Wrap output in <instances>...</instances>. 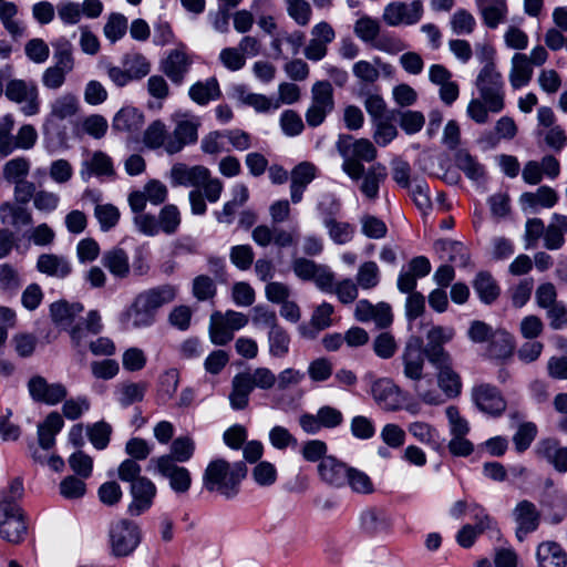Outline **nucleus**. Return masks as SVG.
<instances>
[{
    "label": "nucleus",
    "instance_id": "f257e3e1",
    "mask_svg": "<svg viewBox=\"0 0 567 567\" xmlns=\"http://www.w3.org/2000/svg\"><path fill=\"white\" fill-rule=\"evenodd\" d=\"M176 295L177 288L172 285H163L137 295L120 313L118 321L122 328L134 330L151 327L155 322L156 311L172 302Z\"/></svg>",
    "mask_w": 567,
    "mask_h": 567
},
{
    "label": "nucleus",
    "instance_id": "f03ea898",
    "mask_svg": "<svg viewBox=\"0 0 567 567\" xmlns=\"http://www.w3.org/2000/svg\"><path fill=\"white\" fill-rule=\"evenodd\" d=\"M401 361L403 375L412 382L417 398L429 405L443 404L445 400L435 388L433 377L424 372L425 357L420 339H411L406 342L401 354Z\"/></svg>",
    "mask_w": 567,
    "mask_h": 567
},
{
    "label": "nucleus",
    "instance_id": "7ed1b4c3",
    "mask_svg": "<svg viewBox=\"0 0 567 567\" xmlns=\"http://www.w3.org/2000/svg\"><path fill=\"white\" fill-rule=\"evenodd\" d=\"M247 474L244 462L230 464L224 458L210 461L203 474V487L212 493H218L226 498H234L239 492V485Z\"/></svg>",
    "mask_w": 567,
    "mask_h": 567
},
{
    "label": "nucleus",
    "instance_id": "20e7f679",
    "mask_svg": "<svg viewBox=\"0 0 567 567\" xmlns=\"http://www.w3.org/2000/svg\"><path fill=\"white\" fill-rule=\"evenodd\" d=\"M276 374L266 367H257L236 373L231 379L228 394L229 405L235 411L249 405L250 394L255 389L268 391L276 385Z\"/></svg>",
    "mask_w": 567,
    "mask_h": 567
},
{
    "label": "nucleus",
    "instance_id": "39448f33",
    "mask_svg": "<svg viewBox=\"0 0 567 567\" xmlns=\"http://www.w3.org/2000/svg\"><path fill=\"white\" fill-rule=\"evenodd\" d=\"M336 146L343 159L341 168L352 181H359L363 175L364 162L371 163L378 156L374 144L368 138L340 135Z\"/></svg>",
    "mask_w": 567,
    "mask_h": 567
},
{
    "label": "nucleus",
    "instance_id": "423d86ee",
    "mask_svg": "<svg viewBox=\"0 0 567 567\" xmlns=\"http://www.w3.org/2000/svg\"><path fill=\"white\" fill-rule=\"evenodd\" d=\"M478 91V100L486 103L491 113L498 114L505 109L504 80L499 71H493L491 66L481 70L475 81Z\"/></svg>",
    "mask_w": 567,
    "mask_h": 567
},
{
    "label": "nucleus",
    "instance_id": "0eeeda50",
    "mask_svg": "<svg viewBox=\"0 0 567 567\" xmlns=\"http://www.w3.org/2000/svg\"><path fill=\"white\" fill-rule=\"evenodd\" d=\"M6 97L21 105V112L25 116H33L40 112L39 89L34 81L11 79L4 89Z\"/></svg>",
    "mask_w": 567,
    "mask_h": 567
},
{
    "label": "nucleus",
    "instance_id": "6e6552de",
    "mask_svg": "<svg viewBox=\"0 0 567 567\" xmlns=\"http://www.w3.org/2000/svg\"><path fill=\"white\" fill-rule=\"evenodd\" d=\"M109 536L112 554L116 557L131 555L141 543L138 525L128 519L113 523Z\"/></svg>",
    "mask_w": 567,
    "mask_h": 567
},
{
    "label": "nucleus",
    "instance_id": "1a4fd4ad",
    "mask_svg": "<svg viewBox=\"0 0 567 567\" xmlns=\"http://www.w3.org/2000/svg\"><path fill=\"white\" fill-rule=\"evenodd\" d=\"M333 109V90L330 82H316L311 87V103L305 114L307 124L310 127L321 125Z\"/></svg>",
    "mask_w": 567,
    "mask_h": 567
},
{
    "label": "nucleus",
    "instance_id": "9d476101",
    "mask_svg": "<svg viewBox=\"0 0 567 567\" xmlns=\"http://www.w3.org/2000/svg\"><path fill=\"white\" fill-rule=\"evenodd\" d=\"M27 534V525L19 505L8 501L7 495L0 501V536L13 544L20 543Z\"/></svg>",
    "mask_w": 567,
    "mask_h": 567
},
{
    "label": "nucleus",
    "instance_id": "9b49d317",
    "mask_svg": "<svg viewBox=\"0 0 567 567\" xmlns=\"http://www.w3.org/2000/svg\"><path fill=\"white\" fill-rule=\"evenodd\" d=\"M370 382V393L374 402L384 411L393 412L402 408V390L389 378L375 379L372 373L364 377Z\"/></svg>",
    "mask_w": 567,
    "mask_h": 567
},
{
    "label": "nucleus",
    "instance_id": "f8f14e48",
    "mask_svg": "<svg viewBox=\"0 0 567 567\" xmlns=\"http://www.w3.org/2000/svg\"><path fill=\"white\" fill-rule=\"evenodd\" d=\"M150 465L154 466L156 473L168 480L169 487L176 494H186L192 486L190 472L183 466L177 465L171 457L158 456L150 461Z\"/></svg>",
    "mask_w": 567,
    "mask_h": 567
},
{
    "label": "nucleus",
    "instance_id": "ddd939ff",
    "mask_svg": "<svg viewBox=\"0 0 567 567\" xmlns=\"http://www.w3.org/2000/svg\"><path fill=\"white\" fill-rule=\"evenodd\" d=\"M423 12V3L420 0L410 3L393 1L384 7L382 20L389 27L413 25L422 19Z\"/></svg>",
    "mask_w": 567,
    "mask_h": 567
},
{
    "label": "nucleus",
    "instance_id": "4468645a",
    "mask_svg": "<svg viewBox=\"0 0 567 567\" xmlns=\"http://www.w3.org/2000/svg\"><path fill=\"white\" fill-rule=\"evenodd\" d=\"M472 400L476 408L493 417L501 416L507 406L501 391L492 384L481 383L472 389Z\"/></svg>",
    "mask_w": 567,
    "mask_h": 567
},
{
    "label": "nucleus",
    "instance_id": "2eb2a0df",
    "mask_svg": "<svg viewBox=\"0 0 567 567\" xmlns=\"http://www.w3.org/2000/svg\"><path fill=\"white\" fill-rule=\"evenodd\" d=\"M29 395L37 403L56 405L68 395V389L63 383H49L41 375L32 377L27 384Z\"/></svg>",
    "mask_w": 567,
    "mask_h": 567
},
{
    "label": "nucleus",
    "instance_id": "dca6fc26",
    "mask_svg": "<svg viewBox=\"0 0 567 567\" xmlns=\"http://www.w3.org/2000/svg\"><path fill=\"white\" fill-rule=\"evenodd\" d=\"M157 494L156 485L148 477H141L130 486L131 503L127 506V514L140 516L146 513L154 503Z\"/></svg>",
    "mask_w": 567,
    "mask_h": 567
},
{
    "label": "nucleus",
    "instance_id": "f3484780",
    "mask_svg": "<svg viewBox=\"0 0 567 567\" xmlns=\"http://www.w3.org/2000/svg\"><path fill=\"white\" fill-rule=\"evenodd\" d=\"M516 524L515 536L524 542L526 536L537 530L540 524V512L530 501L523 499L516 504L512 513Z\"/></svg>",
    "mask_w": 567,
    "mask_h": 567
},
{
    "label": "nucleus",
    "instance_id": "a211bd4d",
    "mask_svg": "<svg viewBox=\"0 0 567 567\" xmlns=\"http://www.w3.org/2000/svg\"><path fill=\"white\" fill-rule=\"evenodd\" d=\"M200 122L197 117H182L177 120L174 131L169 133L166 153L176 154L186 145L194 144L198 138Z\"/></svg>",
    "mask_w": 567,
    "mask_h": 567
},
{
    "label": "nucleus",
    "instance_id": "6ab92c4d",
    "mask_svg": "<svg viewBox=\"0 0 567 567\" xmlns=\"http://www.w3.org/2000/svg\"><path fill=\"white\" fill-rule=\"evenodd\" d=\"M209 177V169L203 165L187 166L176 163L171 168L169 178L173 186L198 187Z\"/></svg>",
    "mask_w": 567,
    "mask_h": 567
},
{
    "label": "nucleus",
    "instance_id": "aec40b11",
    "mask_svg": "<svg viewBox=\"0 0 567 567\" xmlns=\"http://www.w3.org/2000/svg\"><path fill=\"white\" fill-rule=\"evenodd\" d=\"M317 167L310 162H301L290 173V198L298 204L303 198L308 185L317 177Z\"/></svg>",
    "mask_w": 567,
    "mask_h": 567
},
{
    "label": "nucleus",
    "instance_id": "412c9836",
    "mask_svg": "<svg viewBox=\"0 0 567 567\" xmlns=\"http://www.w3.org/2000/svg\"><path fill=\"white\" fill-rule=\"evenodd\" d=\"M190 66V60L183 49L172 50L161 62V71L174 83L182 84Z\"/></svg>",
    "mask_w": 567,
    "mask_h": 567
},
{
    "label": "nucleus",
    "instance_id": "4be33fe9",
    "mask_svg": "<svg viewBox=\"0 0 567 567\" xmlns=\"http://www.w3.org/2000/svg\"><path fill=\"white\" fill-rule=\"evenodd\" d=\"M518 133V127L511 116L499 117L493 131L484 132L478 142L488 148L496 147L502 140L512 141Z\"/></svg>",
    "mask_w": 567,
    "mask_h": 567
},
{
    "label": "nucleus",
    "instance_id": "5701e85b",
    "mask_svg": "<svg viewBox=\"0 0 567 567\" xmlns=\"http://www.w3.org/2000/svg\"><path fill=\"white\" fill-rule=\"evenodd\" d=\"M349 466L334 456H326L318 464L320 480L332 487L340 488L346 485Z\"/></svg>",
    "mask_w": 567,
    "mask_h": 567
},
{
    "label": "nucleus",
    "instance_id": "b1692460",
    "mask_svg": "<svg viewBox=\"0 0 567 567\" xmlns=\"http://www.w3.org/2000/svg\"><path fill=\"white\" fill-rule=\"evenodd\" d=\"M475 4L484 24L489 29H496L507 19L506 0H475Z\"/></svg>",
    "mask_w": 567,
    "mask_h": 567
},
{
    "label": "nucleus",
    "instance_id": "393cba45",
    "mask_svg": "<svg viewBox=\"0 0 567 567\" xmlns=\"http://www.w3.org/2000/svg\"><path fill=\"white\" fill-rule=\"evenodd\" d=\"M84 307L80 302L60 300L50 306V315L54 324L61 329L70 330L75 319L83 312Z\"/></svg>",
    "mask_w": 567,
    "mask_h": 567
},
{
    "label": "nucleus",
    "instance_id": "a878e982",
    "mask_svg": "<svg viewBox=\"0 0 567 567\" xmlns=\"http://www.w3.org/2000/svg\"><path fill=\"white\" fill-rule=\"evenodd\" d=\"M80 175L83 181H89L92 176H113L114 167L112 158L102 151L94 152L81 165Z\"/></svg>",
    "mask_w": 567,
    "mask_h": 567
},
{
    "label": "nucleus",
    "instance_id": "bb28decb",
    "mask_svg": "<svg viewBox=\"0 0 567 567\" xmlns=\"http://www.w3.org/2000/svg\"><path fill=\"white\" fill-rule=\"evenodd\" d=\"M37 269L49 277L64 279L72 272V265L62 255L41 254L37 260Z\"/></svg>",
    "mask_w": 567,
    "mask_h": 567
},
{
    "label": "nucleus",
    "instance_id": "cd10ccee",
    "mask_svg": "<svg viewBox=\"0 0 567 567\" xmlns=\"http://www.w3.org/2000/svg\"><path fill=\"white\" fill-rule=\"evenodd\" d=\"M534 74L533 65L527 60V54L515 53L511 60L508 81L513 90H519L529 84Z\"/></svg>",
    "mask_w": 567,
    "mask_h": 567
},
{
    "label": "nucleus",
    "instance_id": "c85d7f7f",
    "mask_svg": "<svg viewBox=\"0 0 567 567\" xmlns=\"http://www.w3.org/2000/svg\"><path fill=\"white\" fill-rule=\"evenodd\" d=\"M101 261L115 278L124 279L128 277L131 271L130 256L123 248L113 247L110 250H106L103 254Z\"/></svg>",
    "mask_w": 567,
    "mask_h": 567
},
{
    "label": "nucleus",
    "instance_id": "c756f323",
    "mask_svg": "<svg viewBox=\"0 0 567 567\" xmlns=\"http://www.w3.org/2000/svg\"><path fill=\"white\" fill-rule=\"evenodd\" d=\"M386 175V168L381 163L373 164L368 169L364 168L360 192L369 200H375L379 197L380 185L385 181Z\"/></svg>",
    "mask_w": 567,
    "mask_h": 567
},
{
    "label": "nucleus",
    "instance_id": "7c9ffc66",
    "mask_svg": "<svg viewBox=\"0 0 567 567\" xmlns=\"http://www.w3.org/2000/svg\"><path fill=\"white\" fill-rule=\"evenodd\" d=\"M144 115L136 107L124 106L113 117L112 128L116 132L135 133L142 128Z\"/></svg>",
    "mask_w": 567,
    "mask_h": 567
},
{
    "label": "nucleus",
    "instance_id": "2f4dec72",
    "mask_svg": "<svg viewBox=\"0 0 567 567\" xmlns=\"http://www.w3.org/2000/svg\"><path fill=\"white\" fill-rule=\"evenodd\" d=\"M567 234V216L554 214L551 221L544 233V247L549 250H558L565 244V235Z\"/></svg>",
    "mask_w": 567,
    "mask_h": 567
},
{
    "label": "nucleus",
    "instance_id": "473e14b6",
    "mask_svg": "<svg viewBox=\"0 0 567 567\" xmlns=\"http://www.w3.org/2000/svg\"><path fill=\"white\" fill-rule=\"evenodd\" d=\"M233 96L244 105L252 107L256 112L265 113L270 110H278V103L264 94L251 93L244 85H236Z\"/></svg>",
    "mask_w": 567,
    "mask_h": 567
},
{
    "label": "nucleus",
    "instance_id": "72a5a7b5",
    "mask_svg": "<svg viewBox=\"0 0 567 567\" xmlns=\"http://www.w3.org/2000/svg\"><path fill=\"white\" fill-rule=\"evenodd\" d=\"M437 385L447 399H455L462 392V380L453 369V362L436 367Z\"/></svg>",
    "mask_w": 567,
    "mask_h": 567
},
{
    "label": "nucleus",
    "instance_id": "f704fd0d",
    "mask_svg": "<svg viewBox=\"0 0 567 567\" xmlns=\"http://www.w3.org/2000/svg\"><path fill=\"white\" fill-rule=\"evenodd\" d=\"M536 557L539 567H565L567 555L561 546L555 542H543L538 545Z\"/></svg>",
    "mask_w": 567,
    "mask_h": 567
},
{
    "label": "nucleus",
    "instance_id": "c9c22d12",
    "mask_svg": "<svg viewBox=\"0 0 567 567\" xmlns=\"http://www.w3.org/2000/svg\"><path fill=\"white\" fill-rule=\"evenodd\" d=\"M64 421L58 412H50L45 420L38 425V442L43 450L54 446L55 435L62 430Z\"/></svg>",
    "mask_w": 567,
    "mask_h": 567
},
{
    "label": "nucleus",
    "instance_id": "e433bc0d",
    "mask_svg": "<svg viewBox=\"0 0 567 567\" xmlns=\"http://www.w3.org/2000/svg\"><path fill=\"white\" fill-rule=\"evenodd\" d=\"M408 431L416 441L432 450L440 451L442 449L443 440L433 425L423 421H415L409 424Z\"/></svg>",
    "mask_w": 567,
    "mask_h": 567
},
{
    "label": "nucleus",
    "instance_id": "4c0bfd02",
    "mask_svg": "<svg viewBox=\"0 0 567 567\" xmlns=\"http://www.w3.org/2000/svg\"><path fill=\"white\" fill-rule=\"evenodd\" d=\"M193 102L198 105H206L210 101L219 99L221 91L216 78H209L205 81L194 83L188 91Z\"/></svg>",
    "mask_w": 567,
    "mask_h": 567
},
{
    "label": "nucleus",
    "instance_id": "58836bf2",
    "mask_svg": "<svg viewBox=\"0 0 567 567\" xmlns=\"http://www.w3.org/2000/svg\"><path fill=\"white\" fill-rule=\"evenodd\" d=\"M147 384L145 382L124 381L116 385L115 398L122 408H127L144 399Z\"/></svg>",
    "mask_w": 567,
    "mask_h": 567
},
{
    "label": "nucleus",
    "instance_id": "ea45409f",
    "mask_svg": "<svg viewBox=\"0 0 567 567\" xmlns=\"http://www.w3.org/2000/svg\"><path fill=\"white\" fill-rule=\"evenodd\" d=\"M0 220L11 226H29L33 223L31 213L23 206L10 202L0 204Z\"/></svg>",
    "mask_w": 567,
    "mask_h": 567
},
{
    "label": "nucleus",
    "instance_id": "a19ab883",
    "mask_svg": "<svg viewBox=\"0 0 567 567\" xmlns=\"http://www.w3.org/2000/svg\"><path fill=\"white\" fill-rule=\"evenodd\" d=\"M80 107L78 97L72 93H64L58 96L50 106V116L63 121L74 116Z\"/></svg>",
    "mask_w": 567,
    "mask_h": 567
},
{
    "label": "nucleus",
    "instance_id": "79ce46f5",
    "mask_svg": "<svg viewBox=\"0 0 567 567\" xmlns=\"http://www.w3.org/2000/svg\"><path fill=\"white\" fill-rule=\"evenodd\" d=\"M473 288L482 302L489 305L499 296V288L489 272L481 271L476 275Z\"/></svg>",
    "mask_w": 567,
    "mask_h": 567
},
{
    "label": "nucleus",
    "instance_id": "37998d69",
    "mask_svg": "<svg viewBox=\"0 0 567 567\" xmlns=\"http://www.w3.org/2000/svg\"><path fill=\"white\" fill-rule=\"evenodd\" d=\"M557 200V193L549 186H540L535 193L527 192L520 196L522 205H527L530 208L537 206L550 208L556 205Z\"/></svg>",
    "mask_w": 567,
    "mask_h": 567
},
{
    "label": "nucleus",
    "instance_id": "c03bdc74",
    "mask_svg": "<svg viewBox=\"0 0 567 567\" xmlns=\"http://www.w3.org/2000/svg\"><path fill=\"white\" fill-rule=\"evenodd\" d=\"M471 517L474 520L472 524L481 533H491L492 536L501 537V530L497 522L492 517L487 511L480 504L473 503L470 505Z\"/></svg>",
    "mask_w": 567,
    "mask_h": 567
},
{
    "label": "nucleus",
    "instance_id": "a18cd8bd",
    "mask_svg": "<svg viewBox=\"0 0 567 567\" xmlns=\"http://www.w3.org/2000/svg\"><path fill=\"white\" fill-rule=\"evenodd\" d=\"M31 162L28 157L18 156L8 161L2 168L6 182L13 184L27 179L30 173Z\"/></svg>",
    "mask_w": 567,
    "mask_h": 567
},
{
    "label": "nucleus",
    "instance_id": "49530a36",
    "mask_svg": "<svg viewBox=\"0 0 567 567\" xmlns=\"http://www.w3.org/2000/svg\"><path fill=\"white\" fill-rule=\"evenodd\" d=\"M355 282L362 290H372L381 281V271L375 261L369 260L362 262L357 271Z\"/></svg>",
    "mask_w": 567,
    "mask_h": 567
},
{
    "label": "nucleus",
    "instance_id": "de8ad7c7",
    "mask_svg": "<svg viewBox=\"0 0 567 567\" xmlns=\"http://www.w3.org/2000/svg\"><path fill=\"white\" fill-rule=\"evenodd\" d=\"M269 354L272 358H285L290 349V336L281 327H275L268 331Z\"/></svg>",
    "mask_w": 567,
    "mask_h": 567
},
{
    "label": "nucleus",
    "instance_id": "09e8293b",
    "mask_svg": "<svg viewBox=\"0 0 567 567\" xmlns=\"http://www.w3.org/2000/svg\"><path fill=\"white\" fill-rule=\"evenodd\" d=\"M323 225L330 239L337 245H346L354 235V227L347 221H338L333 217H324Z\"/></svg>",
    "mask_w": 567,
    "mask_h": 567
},
{
    "label": "nucleus",
    "instance_id": "8fccbe9b",
    "mask_svg": "<svg viewBox=\"0 0 567 567\" xmlns=\"http://www.w3.org/2000/svg\"><path fill=\"white\" fill-rule=\"evenodd\" d=\"M542 453L546 461L559 473L567 472V447H561L557 442L547 440L542 444Z\"/></svg>",
    "mask_w": 567,
    "mask_h": 567
},
{
    "label": "nucleus",
    "instance_id": "3c124183",
    "mask_svg": "<svg viewBox=\"0 0 567 567\" xmlns=\"http://www.w3.org/2000/svg\"><path fill=\"white\" fill-rule=\"evenodd\" d=\"M225 322L220 312H215L210 317L209 338L216 346H225L234 338V331Z\"/></svg>",
    "mask_w": 567,
    "mask_h": 567
},
{
    "label": "nucleus",
    "instance_id": "603ef678",
    "mask_svg": "<svg viewBox=\"0 0 567 567\" xmlns=\"http://www.w3.org/2000/svg\"><path fill=\"white\" fill-rule=\"evenodd\" d=\"M456 166L472 181H481L485 176L484 166L466 151H460L455 156Z\"/></svg>",
    "mask_w": 567,
    "mask_h": 567
},
{
    "label": "nucleus",
    "instance_id": "864d4df0",
    "mask_svg": "<svg viewBox=\"0 0 567 567\" xmlns=\"http://www.w3.org/2000/svg\"><path fill=\"white\" fill-rule=\"evenodd\" d=\"M122 64L132 76V81H138L151 72V62L141 53L125 54Z\"/></svg>",
    "mask_w": 567,
    "mask_h": 567
},
{
    "label": "nucleus",
    "instance_id": "5fc2aeb1",
    "mask_svg": "<svg viewBox=\"0 0 567 567\" xmlns=\"http://www.w3.org/2000/svg\"><path fill=\"white\" fill-rule=\"evenodd\" d=\"M169 135L163 122L154 121L145 130L143 142L148 148L164 147L166 151Z\"/></svg>",
    "mask_w": 567,
    "mask_h": 567
},
{
    "label": "nucleus",
    "instance_id": "6e6d98bb",
    "mask_svg": "<svg viewBox=\"0 0 567 567\" xmlns=\"http://www.w3.org/2000/svg\"><path fill=\"white\" fill-rule=\"evenodd\" d=\"M18 14V7L14 2H2L0 3V20L4 29L13 38L21 37L23 34V27L19 20L16 19Z\"/></svg>",
    "mask_w": 567,
    "mask_h": 567
},
{
    "label": "nucleus",
    "instance_id": "4d7b16f0",
    "mask_svg": "<svg viewBox=\"0 0 567 567\" xmlns=\"http://www.w3.org/2000/svg\"><path fill=\"white\" fill-rule=\"evenodd\" d=\"M435 249L447 255V260L458 266L465 267L468 264V251L458 241L453 240H437Z\"/></svg>",
    "mask_w": 567,
    "mask_h": 567
},
{
    "label": "nucleus",
    "instance_id": "13d9d810",
    "mask_svg": "<svg viewBox=\"0 0 567 567\" xmlns=\"http://www.w3.org/2000/svg\"><path fill=\"white\" fill-rule=\"evenodd\" d=\"M393 115L373 121V140L379 146H386L396 136L398 130L392 123Z\"/></svg>",
    "mask_w": 567,
    "mask_h": 567
},
{
    "label": "nucleus",
    "instance_id": "bf43d9fd",
    "mask_svg": "<svg viewBox=\"0 0 567 567\" xmlns=\"http://www.w3.org/2000/svg\"><path fill=\"white\" fill-rule=\"evenodd\" d=\"M360 526L369 534H375L388 527L384 513L377 508H367L360 514Z\"/></svg>",
    "mask_w": 567,
    "mask_h": 567
},
{
    "label": "nucleus",
    "instance_id": "052dcab7",
    "mask_svg": "<svg viewBox=\"0 0 567 567\" xmlns=\"http://www.w3.org/2000/svg\"><path fill=\"white\" fill-rule=\"evenodd\" d=\"M126 30V17L122 13L113 12L107 17V21L103 28V33L111 43H115L125 35Z\"/></svg>",
    "mask_w": 567,
    "mask_h": 567
},
{
    "label": "nucleus",
    "instance_id": "680f3d73",
    "mask_svg": "<svg viewBox=\"0 0 567 567\" xmlns=\"http://www.w3.org/2000/svg\"><path fill=\"white\" fill-rule=\"evenodd\" d=\"M195 452V442L189 436H179L172 442L171 445V454H167V457H171L174 463H185L189 461Z\"/></svg>",
    "mask_w": 567,
    "mask_h": 567
},
{
    "label": "nucleus",
    "instance_id": "e2e57ef3",
    "mask_svg": "<svg viewBox=\"0 0 567 567\" xmlns=\"http://www.w3.org/2000/svg\"><path fill=\"white\" fill-rule=\"evenodd\" d=\"M182 218L177 206L173 204L165 205L158 214V225L161 231L166 235H173L179 228Z\"/></svg>",
    "mask_w": 567,
    "mask_h": 567
},
{
    "label": "nucleus",
    "instance_id": "0e129e2a",
    "mask_svg": "<svg viewBox=\"0 0 567 567\" xmlns=\"http://www.w3.org/2000/svg\"><path fill=\"white\" fill-rule=\"evenodd\" d=\"M53 65L60 66L71 72L74 69L73 48L71 42L64 38H61L53 42Z\"/></svg>",
    "mask_w": 567,
    "mask_h": 567
},
{
    "label": "nucleus",
    "instance_id": "69168bd1",
    "mask_svg": "<svg viewBox=\"0 0 567 567\" xmlns=\"http://www.w3.org/2000/svg\"><path fill=\"white\" fill-rule=\"evenodd\" d=\"M94 216L99 221L101 230L109 231L117 225L121 213L112 204H97L94 208Z\"/></svg>",
    "mask_w": 567,
    "mask_h": 567
},
{
    "label": "nucleus",
    "instance_id": "338daca9",
    "mask_svg": "<svg viewBox=\"0 0 567 567\" xmlns=\"http://www.w3.org/2000/svg\"><path fill=\"white\" fill-rule=\"evenodd\" d=\"M346 484L350 486L352 492L358 494L367 495L374 491V485L370 476L354 467H349Z\"/></svg>",
    "mask_w": 567,
    "mask_h": 567
},
{
    "label": "nucleus",
    "instance_id": "774afa93",
    "mask_svg": "<svg viewBox=\"0 0 567 567\" xmlns=\"http://www.w3.org/2000/svg\"><path fill=\"white\" fill-rule=\"evenodd\" d=\"M450 25L454 34H471L476 27V20L470 11L458 9L452 14Z\"/></svg>",
    "mask_w": 567,
    "mask_h": 567
}]
</instances>
